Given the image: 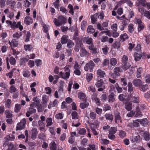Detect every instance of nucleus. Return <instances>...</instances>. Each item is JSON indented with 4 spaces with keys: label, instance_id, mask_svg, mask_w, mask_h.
Returning a JSON list of instances; mask_svg holds the SVG:
<instances>
[{
    "label": "nucleus",
    "instance_id": "nucleus-41",
    "mask_svg": "<svg viewBox=\"0 0 150 150\" xmlns=\"http://www.w3.org/2000/svg\"><path fill=\"white\" fill-rule=\"evenodd\" d=\"M120 41L122 40V42L125 39H127L128 38V37L126 33H124L122 34L120 36Z\"/></svg>",
    "mask_w": 150,
    "mask_h": 150
},
{
    "label": "nucleus",
    "instance_id": "nucleus-36",
    "mask_svg": "<svg viewBox=\"0 0 150 150\" xmlns=\"http://www.w3.org/2000/svg\"><path fill=\"white\" fill-rule=\"evenodd\" d=\"M67 47L69 48H71L74 45V42L70 39H69L67 42Z\"/></svg>",
    "mask_w": 150,
    "mask_h": 150
},
{
    "label": "nucleus",
    "instance_id": "nucleus-59",
    "mask_svg": "<svg viewBox=\"0 0 150 150\" xmlns=\"http://www.w3.org/2000/svg\"><path fill=\"white\" fill-rule=\"evenodd\" d=\"M86 130L84 128L80 129L79 131V133L81 135H84L86 133Z\"/></svg>",
    "mask_w": 150,
    "mask_h": 150
},
{
    "label": "nucleus",
    "instance_id": "nucleus-14",
    "mask_svg": "<svg viewBox=\"0 0 150 150\" xmlns=\"http://www.w3.org/2000/svg\"><path fill=\"white\" fill-rule=\"evenodd\" d=\"M140 139V137L139 135H137L136 136H134L130 137V139L132 143L137 142Z\"/></svg>",
    "mask_w": 150,
    "mask_h": 150
},
{
    "label": "nucleus",
    "instance_id": "nucleus-7",
    "mask_svg": "<svg viewBox=\"0 0 150 150\" xmlns=\"http://www.w3.org/2000/svg\"><path fill=\"white\" fill-rule=\"evenodd\" d=\"M116 18L117 19L122 21V25L125 26L127 25L129 23V20L125 18V15H123L121 17L117 16Z\"/></svg>",
    "mask_w": 150,
    "mask_h": 150
},
{
    "label": "nucleus",
    "instance_id": "nucleus-4",
    "mask_svg": "<svg viewBox=\"0 0 150 150\" xmlns=\"http://www.w3.org/2000/svg\"><path fill=\"white\" fill-rule=\"evenodd\" d=\"M95 85L98 88V91H103L105 88V85L102 79H98Z\"/></svg>",
    "mask_w": 150,
    "mask_h": 150
},
{
    "label": "nucleus",
    "instance_id": "nucleus-5",
    "mask_svg": "<svg viewBox=\"0 0 150 150\" xmlns=\"http://www.w3.org/2000/svg\"><path fill=\"white\" fill-rule=\"evenodd\" d=\"M95 66V64L92 60H90L84 67V70L86 71L89 70L90 72L93 71Z\"/></svg>",
    "mask_w": 150,
    "mask_h": 150
},
{
    "label": "nucleus",
    "instance_id": "nucleus-29",
    "mask_svg": "<svg viewBox=\"0 0 150 150\" xmlns=\"http://www.w3.org/2000/svg\"><path fill=\"white\" fill-rule=\"evenodd\" d=\"M78 98L81 100H83L84 99L86 96L85 93L82 91L79 92L78 94Z\"/></svg>",
    "mask_w": 150,
    "mask_h": 150
},
{
    "label": "nucleus",
    "instance_id": "nucleus-20",
    "mask_svg": "<svg viewBox=\"0 0 150 150\" xmlns=\"http://www.w3.org/2000/svg\"><path fill=\"white\" fill-rule=\"evenodd\" d=\"M89 54V53L86 51L84 47H81V50L80 52V54L81 56L83 57L86 55L88 56Z\"/></svg>",
    "mask_w": 150,
    "mask_h": 150
},
{
    "label": "nucleus",
    "instance_id": "nucleus-51",
    "mask_svg": "<svg viewBox=\"0 0 150 150\" xmlns=\"http://www.w3.org/2000/svg\"><path fill=\"white\" fill-rule=\"evenodd\" d=\"M31 5V3L28 0H24L23 6L25 7H28Z\"/></svg>",
    "mask_w": 150,
    "mask_h": 150
},
{
    "label": "nucleus",
    "instance_id": "nucleus-30",
    "mask_svg": "<svg viewBox=\"0 0 150 150\" xmlns=\"http://www.w3.org/2000/svg\"><path fill=\"white\" fill-rule=\"evenodd\" d=\"M49 146L50 149L51 150H56L57 147L55 142L54 141H52L50 144Z\"/></svg>",
    "mask_w": 150,
    "mask_h": 150
},
{
    "label": "nucleus",
    "instance_id": "nucleus-24",
    "mask_svg": "<svg viewBox=\"0 0 150 150\" xmlns=\"http://www.w3.org/2000/svg\"><path fill=\"white\" fill-rule=\"evenodd\" d=\"M68 36L67 35H64L61 38V42L62 44H66L68 41Z\"/></svg>",
    "mask_w": 150,
    "mask_h": 150
},
{
    "label": "nucleus",
    "instance_id": "nucleus-22",
    "mask_svg": "<svg viewBox=\"0 0 150 150\" xmlns=\"http://www.w3.org/2000/svg\"><path fill=\"white\" fill-rule=\"evenodd\" d=\"M97 76L100 78H103L105 74V71L101 69H98L97 71Z\"/></svg>",
    "mask_w": 150,
    "mask_h": 150
},
{
    "label": "nucleus",
    "instance_id": "nucleus-63",
    "mask_svg": "<svg viewBox=\"0 0 150 150\" xmlns=\"http://www.w3.org/2000/svg\"><path fill=\"white\" fill-rule=\"evenodd\" d=\"M139 120H137L134 121L133 122V127H138L139 124Z\"/></svg>",
    "mask_w": 150,
    "mask_h": 150
},
{
    "label": "nucleus",
    "instance_id": "nucleus-61",
    "mask_svg": "<svg viewBox=\"0 0 150 150\" xmlns=\"http://www.w3.org/2000/svg\"><path fill=\"white\" fill-rule=\"evenodd\" d=\"M87 25V22L84 21H83L81 23V28L83 30H84L85 29L86 26Z\"/></svg>",
    "mask_w": 150,
    "mask_h": 150
},
{
    "label": "nucleus",
    "instance_id": "nucleus-64",
    "mask_svg": "<svg viewBox=\"0 0 150 150\" xmlns=\"http://www.w3.org/2000/svg\"><path fill=\"white\" fill-rule=\"evenodd\" d=\"M145 81L147 83H150V75L149 74H146L145 76Z\"/></svg>",
    "mask_w": 150,
    "mask_h": 150
},
{
    "label": "nucleus",
    "instance_id": "nucleus-2",
    "mask_svg": "<svg viewBox=\"0 0 150 150\" xmlns=\"http://www.w3.org/2000/svg\"><path fill=\"white\" fill-rule=\"evenodd\" d=\"M65 73L60 71L59 73V77L64 79H67L69 78L70 76V70L69 67L66 66L64 68Z\"/></svg>",
    "mask_w": 150,
    "mask_h": 150
},
{
    "label": "nucleus",
    "instance_id": "nucleus-13",
    "mask_svg": "<svg viewBox=\"0 0 150 150\" xmlns=\"http://www.w3.org/2000/svg\"><path fill=\"white\" fill-rule=\"evenodd\" d=\"M33 22V20L30 17L26 16L25 18L24 22L27 25L32 24Z\"/></svg>",
    "mask_w": 150,
    "mask_h": 150
},
{
    "label": "nucleus",
    "instance_id": "nucleus-16",
    "mask_svg": "<svg viewBox=\"0 0 150 150\" xmlns=\"http://www.w3.org/2000/svg\"><path fill=\"white\" fill-rule=\"evenodd\" d=\"M31 138L33 139H35L36 138V136L38 134L37 129L36 128L33 127L32 130Z\"/></svg>",
    "mask_w": 150,
    "mask_h": 150
},
{
    "label": "nucleus",
    "instance_id": "nucleus-57",
    "mask_svg": "<svg viewBox=\"0 0 150 150\" xmlns=\"http://www.w3.org/2000/svg\"><path fill=\"white\" fill-rule=\"evenodd\" d=\"M128 60V58L127 56L125 55L123 56L122 59V62L124 64H125V63L128 62H127Z\"/></svg>",
    "mask_w": 150,
    "mask_h": 150
},
{
    "label": "nucleus",
    "instance_id": "nucleus-32",
    "mask_svg": "<svg viewBox=\"0 0 150 150\" xmlns=\"http://www.w3.org/2000/svg\"><path fill=\"white\" fill-rule=\"evenodd\" d=\"M105 117L106 120L112 121L113 119V115L111 114L106 113L105 115Z\"/></svg>",
    "mask_w": 150,
    "mask_h": 150
},
{
    "label": "nucleus",
    "instance_id": "nucleus-25",
    "mask_svg": "<svg viewBox=\"0 0 150 150\" xmlns=\"http://www.w3.org/2000/svg\"><path fill=\"white\" fill-rule=\"evenodd\" d=\"M48 97L45 95H43L42 97V103L44 106L46 105L48 100Z\"/></svg>",
    "mask_w": 150,
    "mask_h": 150
},
{
    "label": "nucleus",
    "instance_id": "nucleus-17",
    "mask_svg": "<svg viewBox=\"0 0 150 150\" xmlns=\"http://www.w3.org/2000/svg\"><path fill=\"white\" fill-rule=\"evenodd\" d=\"M38 124L40 127V130L43 132H45V126L44 122L41 121V120H39L38 122Z\"/></svg>",
    "mask_w": 150,
    "mask_h": 150
},
{
    "label": "nucleus",
    "instance_id": "nucleus-23",
    "mask_svg": "<svg viewBox=\"0 0 150 150\" xmlns=\"http://www.w3.org/2000/svg\"><path fill=\"white\" fill-rule=\"evenodd\" d=\"M6 4L7 5H10L11 8H13L15 5L16 2L15 0H6Z\"/></svg>",
    "mask_w": 150,
    "mask_h": 150
},
{
    "label": "nucleus",
    "instance_id": "nucleus-27",
    "mask_svg": "<svg viewBox=\"0 0 150 150\" xmlns=\"http://www.w3.org/2000/svg\"><path fill=\"white\" fill-rule=\"evenodd\" d=\"M87 32L89 34H92L94 33L95 30L94 28L93 27V26L92 25H89L87 29Z\"/></svg>",
    "mask_w": 150,
    "mask_h": 150
},
{
    "label": "nucleus",
    "instance_id": "nucleus-44",
    "mask_svg": "<svg viewBox=\"0 0 150 150\" xmlns=\"http://www.w3.org/2000/svg\"><path fill=\"white\" fill-rule=\"evenodd\" d=\"M25 41L27 42H28L30 41V39L31 36L30 33L28 31L26 33H25Z\"/></svg>",
    "mask_w": 150,
    "mask_h": 150
},
{
    "label": "nucleus",
    "instance_id": "nucleus-43",
    "mask_svg": "<svg viewBox=\"0 0 150 150\" xmlns=\"http://www.w3.org/2000/svg\"><path fill=\"white\" fill-rule=\"evenodd\" d=\"M24 48L26 51H29L32 49L33 47L31 45H25L24 46Z\"/></svg>",
    "mask_w": 150,
    "mask_h": 150
},
{
    "label": "nucleus",
    "instance_id": "nucleus-46",
    "mask_svg": "<svg viewBox=\"0 0 150 150\" xmlns=\"http://www.w3.org/2000/svg\"><path fill=\"white\" fill-rule=\"evenodd\" d=\"M119 134L120 137L121 138H124L126 136V132L122 130L120 131Z\"/></svg>",
    "mask_w": 150,
    "mask_h": 150
},
{
    "label": "nucleus",
    "instance_id": "nucleus-21",
    "mask_svg": "<svg viewBox=\"0 0 150 150\" xmlns=\"http://www.w3.org/2000/svg\"><path fill=\"white\" fill-rule=\"evenodd\" d=\"M134 60L136 61H138L141 59L142 57V53L140 52H135L134 54Z\"/></svg>",
    "mask_w": 150,
    "mask_h": 150
},
{
    "label": "nucleus",
    "instance_id": "nucleus-48",
    "mask_svg": "<svg viewBox=\"0 0 150 150\" xmlns=\"http://www.w3.org/2000/svg\"><path fill=\"white\" fill-rule=\"evenodd\" d=\"M131 66L130 64L128 62L125 63V64L122 66V68L125 71L128 69Z\"/></svg>",
    "mask_w": 150,
    "mask_h": 150
},
{
    "label": "nucleus",
    "instance_id": "nucleus-19",
    "mask_svg": "<svg viewBox=\"0 0 150 150\" xmlns=\"http://www.w3.org/2000/svg\"><path fill=\"white\" fill-rule=\"evenodd\" d=\"M83 41L84 43L90 45L93 43V39L91 38L88 37H86L83 38Z\"/></svg>",
    "mask_w": 150,
    "mask_h": 150
},
{
    "label": "nucleus",
    "instance_id": "nucleus-54",
    "mask_svg": "<svg viewBox=\"0 0 150 150\" xmlns=\"http://www.w3.org/2000/svg\"><path fill=\"white\" fill-rule=\"evenodd\" d=\"M16 70L15 68L13 69L12 70L8 73L6 74V76H8L9 78H11L13 76V73L14 71Z\"/></svg>",
    "mask_w": 150,
    "mask_h": 150
},
{
    "label": "nucleus",
    "instance_id": "nucleus-18",
    "mask_svg": "<svg viewBox=\"0 0 150 150\" xmlns=\"http://www.w3.org/2000/svg\"><path fill=\"white\" fill-rule=\"evenodd\" d=\"M117 60L115 58H112L110 59V64L111 66L108 67L109 69H112V66H115L117 63Z\"/></svg>",
    "mask_w": 150,
    "mask_h": 150
},
{
    "label": "nucleus",
    "instance_id": "nucleus-9",
    "mask_svg": "<svg viewBox=\"0 0 150 150\" xmlns=\"http://www.w3.org/2000/svg\"><path fill=\"white\" fill-rule=\"evenodd\" d=\"M11 27L13 28H18L20 31L22 30L23 29V27L21 25L20 21H18L17 23L15 21L12 22Z\"/></svg>",
    "mask_w": 150,
    "mask_h": 150
},
{
    "label": "nucleus",
    "instance_id": "nucleus-1",
    "mask_svg": "<svg viewBox=\"0 0 150 150\" xmlns=\"http://www.w3.org/2000/svg\"><path fill=\"white\" fill-rule=\"evenodd\" d=\"M67 18L66 17L62 16H59L57 19L55 18L53 22L55 25L59 26L63 24H64L67 22Z\"/></svg>",
    "mask_w": 150,
    "mask_h": 150
},
{
    "label": "nucleus",
    "instance_id": "nucleus-49",
    "mask_svg": "<svg viewBox=\"0 0 150 150\" xmlns=\"http://www.w3.org/2000/svg\"><path fill=\"white\" fill-rule=\"evenodd\" d=\"M137 1L138 2H137L136 3L137 6H138L140 4H141L143 6H145V0H138Z\"/></svg>",
    "mask_w": 150,
    "mask_h": 150
},
{
    "label": "nucleus",
    "instance_id": "nucleus-12",
    "mask_svg": "<svg viewBox=\"0 0 150 150\" xmlns=\"http://www.w3.org/2000/svg\"><path fill=\"white\" fill-rule=\"evenodd\" d=\"M132 83L135 86L139 87L142 85L143 82L139 79H136L133 81Z\"/></svg>",
    "mask_w": 150,
    "mask_h": 150
},
{
    "label": "nucleus",
    "instance_id": "nucleus-40",
    "mask_svg": "<svg viewBox=\"0 0 150 150\" xmlns=\"http://www.w3.org/2000/svg\"><path fill=\"white\" fill-rule=\"evenodd\" d=\"M139 88L141 91L143 92H145L147 90L148 87V85L147 84L145 85L142 84V86H141L139 87Z\"/></svg>",
    "mask_w": 150,
    "mask_h": 150
},
{
    "label": "nucleus",
    "instance_id": "nucleus-45",
    "mask_svg": "<svg viewBox=\"0 0 150 150\" xmlns=\"http://www.w3.org/2000/svg\"><path fill=\"white\" fill-rule=\"evenodd\" d=\"M93 74L91 73H87L86 74V79L88 82L90 81L93 79Z\"/></svg>",
    "mask_w": 150,
    "mask_h": 150
},
{
    "label": "nucleus",
    "instance_id": "nucleus-50",
    "mask_svg": "<svg viewBox=\"0 0 150 150\" xmlns=\"http://www.w3.org/2000/svg\"><path fill=\"white\" fill-rule=\"evenodd\" d=\"M115 87L118 93H120L122 91V88L117 83L115 84Z\"/></svg>",
    "mask_w": 150,
    "mask_h": 150
},
{
    "label": "nucleus",
    "instance_id": "nucleus-28",
    "mask_svg": "<svg viewBox=\"0 0 150 150\" xmlns=\"http://www.w3.org/2000/svg\"><path fill=\"white\" fill-rule=\"evenodd\" d=\"M5 114L6 118L12 117L13 115L11 111H9L8 110H6L5 111Z\"/></svg>",
    "mask_w": 150,
    "mask_h": 150
},
{
    "label": "nucleus",
    "instance_id": "nucleus-3",
    "mask_svg": "<svg viewBox=\"0 0 150 150\" xmlns=\"http://www.w3.org/2000/svg\"><path fill=\"white\" fill-rule=\"evenodd\" d=\"M91 21L93 24H95L97 21V19L100 18L102 20L104 17V14L103 12L96 13L93 15L91 16Z\"/></svg>",
    "mask_w": 150,
    "mask_h": 150
},
{
    "label": "nucleus",
    "instance_id": "nucleus-47",
    "mask_svg": "<svg viewBox=\"0 0 150 150\" xmlns=\"http://www.w3.org/2000/svg\"><path fill=\"white\" fill-rule=\"evenodd\" d=\"M71 116L72 119H77L79 117L78 113L76 111H73L72 112Z\"/></svg>",
    "mask_w": 150,
    "mask_h": 150
},
{
    "label": "nucleus",
    "instance_id": "nucleus-33",
    "mask_svg": "<svg viewBox=\"0 0 150 150\" xmlns=\"http://www.w3.org/2000/svg\"><path fill=\"white\" fill-rule=\"evenodd\" d=\"M115 95L114 93H112L108 96L109 101L110 102H112L115 101Z\"/></svg>",
    "mask_w": 150,
    "mask_h": 150
},
{
    "label": "nucleus",
    "instance_id": "nucleus-31",
    "mask_svg": "<svg viewBox=\"0 0 150 150\" xmlns=\"http://www.w3.org/2000/svg\"><path fill=\"white\" fill-rule=\"evenodd\" d=\"M125 109L128 111L132 109V104L131 102H127L125 103Z\"/></svg>",
    "mask_w": 150,
    "mask_h": 150
},
{
    "label": "nucleus",
    "instance_id": "nucleus-35",
    "mask_svg": "<svg viewBox=\"0 0 150 150\" xmlns=\"http://www.w3.org/2000/svg\"><path fill=\"white\" fill-rule=\"evenodd\" d=\"M18 91L16 88L13 85L11 86L9 88V92L11 93H13Z\"/></svg>",
    "mask_w": 150,
    "mask_h": 150
},
{
    "label": "nucleus",
    "instance_id": "nucleus-6",
    "mask_svg": "<svg viewBox=\"0 0 150 150\" xmlns=\"http://www.w3.org/2000/svg\"><path fill=\"white\" fill-rule=\"evenodd\" d=\"M26 123V120L25 119H22L20 122L17 124L16 129V130H21L24 129L25 127Z\"/></svg>",
    "mask_w": 150,
    "mask_h": 150
},
{
    "label": "nucleus",
    "instance_id": "nucleus-42",
    "mask_svg": "<svg viewBox=\"0 0 150 150\" xmlns=\"http://www.w3.org/2000/svg\"><path fill=\"white\" fill-rule=\"evenodd\" d=\"M21 106L20 104H16L15 105L14 111L15 112H18L21 108Z\"/></svg>",
    "mask_w": 150,
    "mask_h": 150
},
{
    "label": "nucleus",
    "instance_id": "nucleus-37",
    "mask_svg": "<svg viewBox=\"0 0 150 150\" xmlns=\"http://www.w3.org/2000/svg\"><path fill=\"white\" fill-rule=\"evenodd\" d=\"M136 76L137 78H139L141 77V73L142 72V69L141 67H139L137 69Z\"/></svg>",
    "mask_w": 150,
    "mask_h": 150
},
{
    "label": "nucleus",
    "instance_id": "nucleus-26",
    "mask_svg": "<svg viewBox=\"0 0 150 150\" xmlns=\"http://www.w3.org/2000/svg\"><path fill=\"white\" fill-rule=\"evenodd\" d=\"M143 137L145 140L148 141L150 139V134L149 132H145L144 133Z\"/></svg>",
    "mask_w": 150,
    "mask_h": 150
},
{
    "label": "nucleus",
    "instance_id": "nucleus-55",
    "mask_svg": "<svg viewBox=\"0 0 150 150\" xmlns=\"http://www.w3.org/2000/svg\"><path fill=\"white\" fill-rule=\"evenodd\" d=\"M128 30L130 33H132L134 31V25L132 24H130L128 26Z\"/></svg>",
    "mask_w": 150,
    "mask_h": 150
},
{
    "label": "nucleus",
    "instance_id": "nucleus-39",
    "mask_svg": "<svg viewBox=\"0 0 150 150\" xmlns=\"http://www.w3.org/2000/svg\"><path fill=\"white\" fill-rule=\"evenodd\" d=\"M89 103L88 102L81 103L80 104V107L81 109H83L87 107Z\"/></svg>",
    "mask_w": 150,
    "mask_h": 150
},
{
    "label": "nucleus",
    "instance_id": "nucleus-56",
    "mask_svg": "<svg viewBox=\"0 0 150 150\" xmlns=\"http://www.w3.org/2000/svg\"><path fill=\"white\" fill-rule=\"evenodd\" d=\"M11 100L10 99H8L5 104L6 107L8 108H9L11 106Z\"/></svg>",
    "mask_w": 150,
    "mask_h": 150
},
{
    "label": "nucleus",
    "instance_id": "nucleus-53",
    "mask_svg": "<svg viewBox=\"0 0 150 150\" xmlns=\"http://www.w3.org/2000/svg\"><path fill=\"white\" fill-rule=\"evenodd\" d=\"M101 41L103 42H105L108 41V38L105 36H103L100 38Z\"/></svg>",
    "mask_w": 150,
    "mask_h": 150
},
{
    "label": "nucleus",
    "instance_id": "nucleus-60",
    "mask_svg": "<svg viewBox=\"0 0 150 150\" xmlns=\"http://www.w3.org/2000/svg\"><path fill=\"white\" fill-rule=\"evenodd\" d=\"M144 27V26L143 23L139 24L138 25V31L139 32H140L143 30Z\"/></svg>",
    "mask_w": 150,
    "mask_h": 150
},
{
    "label": "nucleus",
    "instance_id": "nucleus-10",
    "mask_svg": "<svg viewBox=\"0 0 150 150\" xmlns=\"http://www.w3.org/2000/svg\"><path fill=\"white\" fill-rule=\"evenodd\" d=\"M114 73L111 74V76L114 78H115L117 76H120V69L119 67H115L113 70Z\"/></svg>",
    "mask_w": 150,
    "mask_h": 150
},
{
    "label": "nucleus",
    "instance_id": "nucleus-58",
    "mask_svg": "<svg viewBox=\"0 0 150 150\" xmlns=\"http://www.w3.org/2000/svg\"><path fill=\"white\" fill-rule=\"evenodd\" d=\"M117 131V128L115 127H111L109 131V133L115 134Z\"/></svg>",
    "mask_w": 150,
    "mask_h": 150
},
{
    "label": "nucleus",
    "instance_id": "nucleus-62",
    "mask_svg": "<svg viewBox=\"0 0 150 150\" xmlns=\"http://www.w3.org/2000/svg\"><path fill=\"white\" fill-rule=\"evenodd\" d=\"M143 15L148 19L150 20V11L146 10Z\"/></svg>",
    "mask_w": 150,
    "mask_h": 150
},
{
    "label": "nucleus",
    "instance_id": "nucleus-8",
    "mask_svg": "<svg viewBox=\"0 0 150 150\" xmlns=\"http://www.w3.org/2000/svg\"><path fill=\"white\" fill-rule=\"evenodd\" d=\"M128 99L134 103H138L139 102V98L137 96H136L134 94L132 93L128 96Z\"/></svg>",
    "mask_w": 150,
    "mask_h": 150
},
{
    "label": "nucleus",
    "instance_id": "nucleus-38",
    "mask_svg": "<svg viewBox=\"0 0 150 150\" xmlns=\"http://www.w3.org/2000/svg\"><path fill=\"white\" fill-rule=\"evenodd\" d=\"M127 87L128 92L131 93L133 91L134 88L132 83L129 82L128 83Z\"/></svg>",
    "mask_w": 150,
    "mask_h": 150
},
{
    "label": "nucleus",
    "instance_id": "nucleus-11",
    "mask_svg": "<svg viewBox=\"0 0 150 150\" xmlns=\"http://www.w3.org/2000/svg\"><path fill=\"white\" fill-rule=\"evenodd\" d=\"M115 122L117 123H121L122 122V118L120 116V113L117 111L115 112Z\"/></svg>",
    "mask_w": 150,
    "mask_h": 150
},
{
    "label": "nucleus",
    "instance_id": "nucleus-15",
    "mask_svg": "<svg viewBox=\"0 0 150 150\" xmlns=\"http://www.w3.org/2000/svg\"><path fill=\"white\" fill-rule=\"evenodd\" d=\"M79 150H96L95 146L94 144L89 145V146L87 147L86 150L85 148L83 147H79Z\"/></svg>",
    "mask_w": 150,
    "mask_h": 150
},
{
    "label": "nucleus",
    "instance_id": "nucleus-34",
    "mask_svg": "<svg viewBox=\"0 0 150 150\" xmlns=\"http://www.w3.org/2000/svg\"><path fill=\"white\" fill-rule=\"evenodd\" d=\"M47 123L46 127H48L52 125V119L51 118H47L46 119Z\"/></svg>",
    "mask_w": 150,
    "mask_h": 150
},
{
    "label": "nucleus",
    "instance_id": "nucleus-52",
    "mask_svg": "<svg viewBox=\"0 0 150 150\" xmlns=\"http://www.w3.org/2000/svg\"><path fill=\"white\" fill-rule=\"evenodd\" d=\"M100 142L102 144L107 145L109 143V141L106 139H101L100 140Z\"/></svg>",
    "mask_w": 150,
    "mask_h": 150
}]
</instances>
